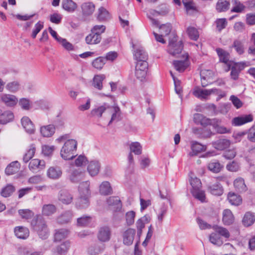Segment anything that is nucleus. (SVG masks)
Here are the masks:
<instances>
[{
    "label": "nucleus",
    "instance_id": "nucleus-41",
    "mask_svg": "<svg viewBox=\"0 0 255 255\" xmlns=\"http://www.w3.org/2000/svg\"><path fill=\"white\" fill-rule=\"evenodd\" d=\"M232 47L234 48L236 52L239 55L243 54L245 52L244 42L240 39H235L233 42Z\"/></svg>",
    "mask_w": 255,
    "mask_h": 255
},
{
    "label": "nucleus",
    "instance_id": "nucleus-59",
    "mask_svg": "<svg viewBox=\"0 0 255 255\" xmlns=\"http://www.w3.org/2000/svg\"><path fill=\"white\" fill-rule=\"evenodd\" d=\"M91 220L90 216H84L77 219V224L78 226L85 227L90 223Z\"/></svg>",
    "mask_w": 255,
    "mask_h": 255
},
{
    "label": "nucleus",
    "instance_id": "nucleus-15",
    "mask_svg": "<svg viewBox=\"0 0 255 255\" xmlns=\"http://www.w3.org/2000/svg\"><path fill=\"white\" fill-rule=\"evenodd\" d=\"M253 121V117L252 115H245L241 117L234 118L232 120V124L235 126H240Z\"/></svg>",
    "mask_w": 255,
    "mask_h": 255
},
{
    "label": "nucleus",
    "instance_id": "nucleus-20",
    "mask_svg": "<svg viewBox=\"0 0 255 255\" xmlns=\"http://www.w3.org/2000/svg\"><path fill=\"white\" fill-rule=\"evenodd\" d=\"M230 144V140L226 138H220L212 143V145L215 148L220 150L228 148Z\"/></svg>",
    "mask_w": 255,
    "mask_h": 255
},
{
    "label": "nucleus",
    "instance_id": "nucleus-26",
    "mask_svg": "<svg viewBox=\"0 0 255 255\" xmlns=\"http://www.w3.org/2000/svg\"><path fill=\"white\" fill-rule=\"evenodd\" d=\"M20 164L17 161L11 162L5 168V172L8 175L14 174L18 172Z\"/></svg>",
    "mask_w": 255,
    "mask_h": 255
},
{
    "label": "nucleus",
    "instance_id": "nucleus-54",
    "mask_svg": "<svg viewBox=\"0 0 255 255\" xmlns=\"http://www.w3.org/2000/svg\"><path fill=\"white\" fill-rule=\"evenodd\" d=\"M56 207L52 204H46L42 207V214L45 216H50L56 212Z\"/></svg>",
    "mask_w": 255,
    "mask_h": 255
},
{
    "label": "nucleus",
    "instance_id": "nucleus-16",
    "mask_svg": "<svg viewBox=\"0 0 255 255\" xmlns=\"http://www.w3.org/2000/svg\"><path fill=\"white\" fill-rule=\"evenodd\" d=\"M70 247V242L66 241L57 246L53 249V253L55 255H63L65 254Z\"/></svg>",
    "mask_w": 255,
    "mask_h": 255
},
{
    "label": "nucleus",
    "instance_id": "nucleus-1",
    "mask_svg": "<svg viewBox=\"0 0 255 255\" xmlns=\"http://www.w3.org/2000/svg\"><path fill=\"white\" fill-rule=\"evenodd\" d=\"M212 229L214 232L210 235L209 241L212 244L220 247L224 243L222 238H229L230 233L226 228L222 226L214 225L212 227Z\"/></svg>",
    "mask_w": 255,
    "mask_h": 255
},
{
    "label": "nucleus",
    "instance_id": "nucleus-34",
    "mask_svg": "<svg viewBox=\"0 0 255 255\" xmlns=\"http://www.w3.org/2000/svg\"><path fill=\"white\" fill-rule=\"evenodd\" d=\"M107 204L110 206H114L115 211L120 210L122 208V204L118 197H110L107 200Z\"/></svg>",
    "mask_w": 255,
    "mask_h": 255
},
{
    "label": "nucleus",
    "instance_id": "nucleus-14",
    "mask_svg": "<svg viewBox=\"0 0 255 255\" xmlns=\"http://www.w3.org/2000/svg\"><path fill=\"white\" fill-rule=\"evenodd\" d=\"M110 105L107 103H104L103 105L93 109L91 111L92 117L97 118H100L102 114L106 111H109Z\"/></svg>",
    "mask_w": 255,
    "mask_h": 255
},
{
    "label": "nucleus",
    "instance_id": "nucleus-62",
    "mask_svg": "<svg viewBox=\"0 0 255 255\" xmlns=\"http://www.w3.org/2000/svg\"><path fill=\"white\" fill-rule=\"evenodd\" d=\"M227 20L225 18H218L215 21L216 28L219 31L226 28L227 25Z\"/></svg>",
    "mask_w": 255,
    "mask_h": 255
},
{
    "label": "nucleus",
    "instance_id": "nucleus-46",
    "mask_svg": "<svg viewBox=\"0 0 255 255\" xmlns=\"http://www.w3.org/2000/svg\"><path fill=\"white\" fill-rule=\"evenodd\" d=\"M216 52L219 57L220 61L227 64L229 60V53L223 49L219 48L216 49Z\"/></svg>",
    "mask_w": 255,
    "mask_h": 255
},
{
    "label": "nucleus",
    "instance_id": "nucleus-39",
    "mask_svg": "<svg viewBox=\"0 0 255 255\" xmlns=\"http://www.w3.org/2000/svg\"><path fill=\"white\" fill-rule=\"evenodd\" d=\"M223 168V165L217 160L210 162L208 165V169L211 172L217 173L220 172Z\"/></svg>",
    "mask_w": 255,
    "mask_h": 255
},
{
    "label": "nucleus",
    "instance_id": "nucleus-35",
    "mask_svg": "<svg viewBox=\"0 0 255 255\" xmlns=\"http://www.w3.org/2000/svg\"><path fill=\"white\" fill-rule=\"evenodd\" d=\"M213 75V72L212 70L202 69L200 72L201 84L203 87H206L208 85L205 81L208 80L209 79L212 77Z\"/></svg>",
    "mask_w": 255,
    "mask_h": 255
},
{
    "label": "nucleus",
    "instance_id": "nucleus-23",
    "mask_svg": "<svg viewBox=\"0 0 255 255\" xmlns=\"http://www.w3.org/2000/svg\"><path fill=\"white\" fill-rule=\"evenodd\" d=\"M109 112L112 113V118L109 123L111 124L113 122L119 121L120 120L121 110L118 106H111L110 105Z\"/></svg>",
    "mask_w": 255,
    "mask_h": 255
},
{
    "label": "nucleus",
    "instance_id": "nucleus-19",
    "mask_svg": "<svg viewBox=\"0 0 255 255\" xmlns=\"http://www.w3.org/2000/svg\"><path fill=\"white\" fill-rule=\"evenodd\" d=\"M208 190L211 194L216 196L222 195L224 191L223 187L218 182L209 185L208 187Z\"/></svg>",
    "mask_w": 255,
    "mask_h": 255
},
{
    "label": "nucleus",
    "instance_id": "nucleus-28",
    "mask_svg": "<svg viewBox=\"0 0 255 255\" xmlns=\"http://www.w3.org/2000/svg\"><path fill=\"white\" fill-rule=\"evenodd\" d=\"M193 94L197 98L203 99H207V97L210 95V90L202 89L196 87L194 89Z\"/></svg>",
    "mask_w": 255,
    "mask_h": 255
},
{
    "label": "nucleus",
    "instance_id": "nucleus-25",
    "mask_svg": "<svg viewBox=\"0 0 255 255\" xmlns=\"http://www.w3.org/2000/svg\"><path fill=\"white\" fill-rule=\"evenodd\" d=\"M63 8L68 12H74L77 8V4L72 0H62Z\"/></svg>",
    "mask_w": 255,
    "mask_h": 255
},
{
    "label": "nucleus",
    "instance_id": "nucleus-33",
    "mask_svg": "<svg viewBox=\"0 0 255 255\" xmlns=\"http://www.w3.org/2000/svg\"><path fill=\"white\" fill-rule=\"evenodd\" d=\"M100 193L104 195L111 194L113 192L112 188L108 181L103 182L99 187Z\"/></svg>",
    "mask_w": 255,
    "mask_h": 255
},
{
    "label": "nucleus",
    "instance_id": "nucleus-55",
    "mask_svg": "<svg viewBox=\"0 0 255 255\" xmlns=\"http://www.w3.org/2000/svg\"><path fill=\"white\" fill-rule=\"evenodd\" d=\"M105 58L104 56H100L96 58L92 62L93 66L98 70H101L103 68L105 64Z\"/></svg>",
    "mask_w": 255,
    "mask_h": 255
},
{
    "label": "nucleus",
    "instance_id": "nucleus-21",
    "mask_svg": "<svg viewBox=\"0 0 255 255\" xmlns=\"http://www.w3.org/2000/svg\"><path fill=\"white\" fill-rule=\"evenodd\" d=\"M102 39L100 34L95 33L91 30V33L85 38V41L88 44H97L99 43Z\"/></svg>",
    "mask_w": 255,
    "mask_h": 255
},
{
    "label": "nucleus",
    "instance_id": "nucleus-18",
    "mask_svg": "<svg viewBox=\"0 0 255 255\" xmlns=\"http://www.w3.org/2000/svg\"><path fill=\"white\" fill-rule=\"evenodd\" d=\"M21 122L23 128L28 133H34L35 131L34 126L28 117H23Z\"/></svg>",
    "mask_w": 255,
    "mask_h": 255
},
{
    "label": "nucleus",
    "instance_id": "nucleus-43",
    "mask_svg": "<svg viewBox=\"0 0 255 255\" xmlns=\"http://www.w3.org/2000/svg\"><path fill=\"white\" fill-rule=\"evenodd\" d=\"M105 78L103 74L95 75L93 78V86L98 90H101L103 88V81Z\"/></svg>",
    "mask_w": 255,
    "mask_h": 255
},
{
    "label": "nucleus",
    "instance_id": "nucleus-11",
    "mask_svg": "<svg viewBox=\"0 0 255 255\" xmlns=\"http://www.w3.org/2000/svg\"><path fill=\"white\" fill-rule=\"evenodd\" d=\"M111 231L108 226L101 227L97 234V238L99 241L101 242H108L111 238Z\"/></svg>",
    "mask_w": 255,
    "mask_h": 255
},
{
    "label": "nucleus",
    "instance_id": "nucleus-61",
    "mask_svg": "<svg viewBox=\"0 0 255 255\" xmlns=\"http://www.w3.org/2000/svg\"><path fill=\"white\" fill-rule=\"evenodd\" d=\"M58 42L61 44L62 47L68 51H71L74 49L73 45L69 42L65 38L62 37L58 39Z\"/></svg>",
    "mask_w": 255,
    "mask_h": 255
},
{
    "label": "nucleus",
    "instance_id": "nucleus-22",
    "mask_svg": "<svg viewBox=\"0 0 255 255\" xmlns=\"http://www.w3.org/2000/svg\"><path fill=\"white\" fill-rule=\"evenodd\" d=\"M83 15L89 16L92 14L95 10V4L91 2H84L81 6Z\"/></svg>",
    "mask_w": 255,
    "mask_h": 255
},
{
    "label": "nucleus",
    "instance_id": "nucleus-2",
    "mask_svg": "<svg viewBox=\"0 0 255 255\" xmlns=\"http://www.w3.org/2000/svg\"><path fill=\"white\" fill-rule=\"evenodd\" d=\"M89 181L81 183L79 186V198L77 199L76 206L78 209L86 208L89 205V198L90 196Z\"/></svg>",
    "mask_w": 255,
    "mask_h": 255
},
{
    "label": "nucleus",
    "instance_id": "nucleus-27",
    "mask_svg": "<svg viewBox=\"0 0 255 255\" xmlns=\"http://www.w3.org/2000/svg\"><path fill=\"white\" fill-rule=\"evenodd\" d=\"M255 222V215L251 212H247L244 215L242 223L244 226L249 227L252 226Z\"/></svg>",
    "mask_w": 255,
    "mask_h": 255
},
{
    "label": "nucleus",
    "instance_id": "nucleus-7",
    "mask_svg": "<svg viewBox=\"0 0 255 255\" xmlns=\"http://www.w3.org/2000/svg\"><path fill=\"white\" fill-rule=\"evenodd\" d=\"M130 153L128 155V162L129 167L133 168L134 164L133 157L132 152L136 155H139L142 152V146L138 142H132L130 145Z\"/></svg>",
    "mask_w": 255,
    "mask_h": 255
},
{
    "label": "nucleus",
    "instance_id": "nucleus-51",
    "mask_svg": "<svg viewBox=\"0 0 255 255\" xmlns=\"http://www.w3.org/2000/svg\"><path fill=\"white\" fill-rule=\"evenodd\" d=\"M173 65L177 71L182 72L187 68L188 63L187 60L175 61L173 62Z\"/></svg>",
    "mask_w": 255,
    "mask_h": 255
},
{
    "label": "nucleus",
    "instance_id": "nucleus-8",
    "mask_svg": "<svg viewBox=\"0 0 255 255\" xmlns=\"http://www.w3.org/2000/svg\"><path fill=\"white\" fill-rule=\"evenodd\" d=\"M101 163L97 159H93L87 163V170L89 175L92 177L97 176L100 172Z\"/></svg>",
    "mask_w": 255,
    "mask_h": 255
},
{
    "label": "nucleus",
    "instance_id": "nucleus-6",
    "mask_svg": "<svg viewBox=\"0 0 255 255\" xmlns=\"http://www.w3.org/2000/svg\"><path fill=\"white\" fill-rule=\"evenodd\" d=\"M148 67V63L145 60L136 62L135 75L137 79L142 81L144 79Z\"/></svg>",
    "mask_w": 255,
    "mask_h": 255
},
{
    "label": "nucleus",
    "instance_id": "nucleus-58",
    "mask_svg": "<svg viewBox=\"0 0 255 255\" xmlns=\"http://www.w3.org/2000/svg\"><path fill=\"white\" fill-rule=\"evenodd\" d=\"M191 192L194 197L198 199L199 200L203 202L205 200V194L204 191L198 188L195 190H191Z\"/></svg>",
    "mask_w": 255,
    "mask_h": 255
},
{
    "label": "nucleus",
    "instance_id": "nucleus-60",
    "mask_svg": "<svg viewBox=\"0 0 255 255\" xmlns=\"http://www.w3.org/2000/svg\"><path fill=\"white\" fill-rule=\"evenodd\" d=\"M18 214L22 219L28 220L34 216L33 212L29 209H20L18 210Z\"/></svg>",
    "mask_w": 255,
    "mask_h": 255
},
{
    "label": "nucleus",
    "instance_id": "nucleus-36",
    "mask_svg": "<svg viewBox=\"0 0 255 255\" xmlns=\"http://www.w3.org/2000/svg\"><path fill=\"white\" fill-rule=\"evenodd\" d=\"M73 214L71 211H66L58 217L57 222L61 224H66L71 220Z\"/></svg>",
    "mask_w": 255,
    "mask_h": 255
},
{
    "label": "nucleus",
    "instance_id": "nucleus-37",
    "mask_svg": "<svg viewBox=\"0 0 255 255\" xmlns=\"http://www.w3.org/2000/svg\"><path fill=\"white\" fill-rule=\"evenodd\" d=\"M14 118V115L11 111H5L0 115V124H6L11 122Z\"/></svg>",
    "mask_w": 255,
    "mask_h": 255
},
{
    "label": "nucleus",
    "instance_id": "nucleus-12",
    "mask_svg": "<svg viewBox=\"0 0 255 255\" xmlns=\"http://www.w3.org/2000/svg\"><path fill=\"white\" fill-rule=\"evenodd\" d=\"M55 132V126L53 124L42 126L40 128L41 135L44 137H51Z\"/></svg>",
    "mask_w": 255,
    "mask_h": 255
},
{
    "label": "nucleus",
    "instance_id": "nucleus-40",
    "mask_svg": "<svg viewBox=\"0 0 255 255\" xmlns=\"http://www.w3.org/2000/svg\"><path fill=\"white\" fill-rule=\"evenodd\" d=\"M47 175L50 178L56 179L61 177L62 171L59 168L51 167L47 170Z\"/></svg>",
    "mask_w": 255,
    "mask_h": 255
},
{
    "label": "nucleus",
    "instance_id": "nucleus-48",
    "mask_svg": "<svg viewBox=\"0 0 255 255\" xmlns=\"http://www.w3.org/2000/svg\"><path fill=\"white\" fill-rule=\"evenodd\" d=\"M187 33L191 40L196 41L199 37V33L198 30L194 27L189 26L186 30Z\"/></svg>",
    "mask_w": 255,
    "mask_h": 255
},
{
    "label": "nucleus",
    "instance_id": "nucleus-53",
    "mask_svg": "<svg viewBox=\"0 0 255 255\" xmlns=\"http://www.w3.org/2000/svg\"><path fill=\"white\" fill-rule=\"evenodd\" d=\"M15 190L14 187L11 184H7L1 191V195L4 197L10 196Z\"/></svg>",
    "mask_w": 255,
    "mask_h": 255
},
{
    "label": "nucleus",
    "instance_id": "nucleus-64",
    "mask_svg": "<svg viewBox=\"0 0 255 255\" xmlns=\"http://www.w3.org/2000/svg\"><path fill=\"white\" fill-rule=\"evenodd\" d=\"M233 3V7L232 8L231 11L236 12H241L244 8L245 6L241 3L238 0H232Z\"/></svg>",
    "mask_w": 255,
    "mask_h": 255
},
{
    "label": "nucleus",
    "instance_id": "nucleus-31",
    "mask_svg": "<svg viewBox=\"0 0 255 255\" xmlns=\"http://www.w3.org/2000/svg\"><path fill=\"white\" fill-rule=\"evenodd\" d=\"M214 121L215 122L214 123H213L212 127L215 129L217 133L223 134L228 133L230 131V129H227L225 127L221 126L222 123V121L221 119L216 118V120H214Z\"/></svg>",
    "mask_w": 255,
    "mask_h": 255
},
{
    "label": "nucleus",
    "instance_id": "nucleus-13",
    "mask_svg": "<svg viewBox=\"0 0 255 255\" xmlns=\"http://www.w3.org/2000/svg\"><path fill=\"white\" fill-rule=\"evenodd\" d=\"M135 234V230L133 229H128L123 233V243L127 246L131 245L133 241Z\"/></svg>",
    "mask_w": 255,
    "mask_h": 255
},
{
    "label": "nucleus",
    "instance_id": "nucleus-63",
    "mask_svg": "<svg viewBox=\"0 0 255 255\" xmlns=\"http://www.w3.org/2000/svg\"><path fill=\"white\" fill-rule=\"evenodd\" d=\"M183 3L188 14H191L196 10L195 4L192 1H183Z\"/></svg>",
    "mask_w": 255,
    "mask_h": 255
},
{
    "label": "nucleus",
    "instance_id": "nucleus-47",
    "mask_svg": "<svg viewBox=\"0 0 255 255\" xmlns=\"http://www.w3.org/2000/svg\"><path fill=\"white\" fill-rule=\"evenodd\" d=\"M134 57L137 62L142 61L147 59L148 55L145 51L141 48H139L136 50L134 54Z\"/></svg>",
    "mask_w": 255,
    "mask_h": 255
},
{
    "label": "nucleus",
    "instance_id": "nucleus-52",
    "mask_svg": "<svg viewBox=\"0 0 255 255\" xmlns=\"http://www.w3.org/2000/svg\"><path fill=\"white\" fill-rule=\"evenodd\" d=\"M230 3L226 0H219L216 4V9L219 12L227 10L229 8Z\"/></svg>",
    "mask_w": 255,
    "mask_h": 255
},
{
    "label": "nucleus",
    "instance_id": "nucleus-30",
    "mask_svg": "<svg viewBox=\"0 0 255 255\" xmlns=\"http://www.w3.org/2000/svg\"><path fill=\"white\" fill-rule=\"evenodd\" d=\"M15 236L19 239H25L29 235L28 228L23 227H17L14 229Z\"/></svg>",
    "mask_w": 255,
    "mask_h": 255
},
{
    "label": "nucleus",
    "instance_id": "nucleus-3",
    "mask_svg": "<svg viewBox=\"0 0 255 255\" xmlns=\"http://www.w3.org/2000/svg\"><path fill=\"white\" fill-rule=\"evenodd\" d=\"M78 143L76 140L70 139L67 140L60 150L61 157L64 160H71L75 157Z\"/></svg>",
    "mask_w": 255,
    "mask_h": 255
},
{
    "label": "nucleus",
    "instance_id": "nucleus-5",
    "mask_svg": "<svg viewBox=\"0 0 255 255\" xmlns=\"http://www.w3.org/2000/svg\"><path fill=\"white\" fill-rule=\"evenodd\" d=\"M183 49L182 43L181 41L177 42L176 36L172 34L169 40L168 45V52L171 55L175 56L181 53Z\"/></svg>",
    "mask_w": 255,
    "mask_h": 255
},
{
    "label": "nucleus",
    "instance_id": "nucleus-42",
    "mask_svg": "<svg viewBox=\"0 0 255 255\" xmlns=\"http://www.w3.org/2000/svg\"><path fill=\"white\" fill-rule=\"evenodd\" d=\"M228 200L232 205L238 206L242 203L241 196L234 193L230 192L228 194Z\"/></svg>",
    "mask_w": 255,
    "mask_h": 255
},
{
    "label": "nucleus",
    "instance_id": "nucleus-24",
    "mask_svg": "<svg viewBox=\"0 0 255 255\" xmlns=\"http://www.w3.org/2000/svg\"><path fill=\"white\" fill-rule=\"evenodd\" d=\"M150 221V218L147 215H145L141 218L139 219L136 223V226L137 228V235L140 236L142 234V229L145 227V224Z\"/></svg>",
    "mask_w": 255,
    "mask_h": 255
},
{
    "label": "nucleus",
    "instance_id": "nucleus-17",
    "mask_svg": "<svg viewBox=\"0 0 255 255\" xmlns=\"http://www.w3.org/2000/svg\"><path fill=\"white\" fill-rule=\"evenodd\" d=\"M45 163L44 160L38 159H33L30 161L29 164V168L33 172L37 170H41L45 167Z\"/></svg>",
    "mask_w": 255,
    "mask_h": 255
},
{
    "label": "nucleus",
    "instance_id": "nucleus-50",
    "mask_svg": "<svg viewBox=\"0 0 255 255\" xmlns=\"http://www.w3.org/2000/svg\"><path fill=\"white\" fill-rule=\"evenodd\" d=\"M69 234V231L64 229H59L56 231L54 235V241H60L66 238Z\"/></svg>",
    "mask_w": 255,
    "mask_h": 255
},
{
    "label": "nucleus",
    "instance_id": "nucleus-44",
    "mask_svg": "<svg viewBox=\"0 0 255 255\" xmlns=\"http://www.w3.org/2000/svg\"><path fill=\"white\" fill-rule=\"evenodd\" d=\"M35 150V146L34 144H31L29 147V149L23 155V161L24 163L28 162L33 157Z\"/></svg>",
    "mask_w": 255,
    "mask_h": 255
},
{
    "label": "nucleus",
    "instance_id": "nucleus-57",
    "mask_svg": "<svg viewBox=\"0 0 255 255\" xmlns=\"http://www.w3.org/2000/svg\"><path fill=\"white\" fill-rule=\"evenodd\" d=\"M5 88L11 93H16L20 89V84L17 81H13L8 83Z\"/></svg>",
    "mask_w": 255,
    "mask_h": 255
},
{
    "label": "nucleus",
    "instance_id": "nucleus-10",
    "mask_svg": "<svg viewBox=\"0 0 255 255\" xmlns=\"http://www.w3.org/2000/svg\"><path fill=\"white\" fill-rule=\"evenodd\" d=\"M216 118L214 119H209L204 116L202 114H195L194 115V121L195 123L197 124H200L203 127H206L208 126H213V123H214V120H216Z\"/></svg>",
    "mask_w": 255,
    "mask_h": 255
},
{
    "label": "nucleus",
    "instance_id": "nucleus-9",
    "mask_svg": "<svg viewBox=\"0 0 255 255\" xmlns=\"http://www.w3.org/2000/svg\"><path fill=\"white\" fill-rule=\"evenodd\" d=\"M17 98L14 95L8 94H0V102L4 104L6 107H13L18 103Z\"/></svg>",
    "mask_w": 255,
    "mask_h": 255
},
{
    "label": "nucleus",
    "instance_id": "nucleus-45",
    "mask_svg": "<svg viewBox=\"0 0 255 255\" xmlns=\"http://www.w3.org/2000/svg\"><path fill=\"white\" fill-rule=\"evenodd\" d=\"M234 185L235 188L239 192H244L247 190V186L245 183L244 179L241 177H239L235 179Z\"/></svg>",
    "mask_w": 255,
    "mask_h": 255
},
{
    "label": "nucleus",
    "instance_id": "nucleus-29",
    "mask_svg": "<svg viewBox=\"0 0 255 255\" xmlns=\"http://www.w3.org/2000/svg\"><path fill=\"white\" fill-rule=\"evenodd\" d=\"M222 221L225 225H230L232 224L234 221V217L229 209H226L223 212Z\"/></svg>",
    "mask_w": 255,
    "mask_h": 255
},
{
    "label": "nucleus",
    "instance_id": "nucleus-4",
    "mask_svg": "<svg viewBox=\"0 0 255 255\" xmlns=\"http://www.w3.org/2000/svg\"><path fill=\"white\" fill-rule=\"evenodd\" d=\"M32 229L36 232L39 237L46 239L49 236V230L45 220L41 217H37L31 222Z\"/></svg>",
    "mask_w": 255,
    "mask_h": 255
},
{
    "label": "nucleus",
    "instance_id": "nucleus-49",
    "mask_svg": "<svg viewBox=\"0 0 255 255\" xmlns=\"http://www.w3.org/2000/svg\"><path fill=\"white\" fill-rule=\"evenodd\" d=\"M191 148L192 152H190V154L193 156L201 151H204L206 148L203 145L197 142H194L192 144Z\"/></svg>",
    "mask_w": 255,
    "mask_h": 255
},
{
    "label": "nucleus",
    "instance_id": "nucleus-56",
    "mask_svg": "<svg viewBox=\"0 0 255 255\" xmlns=\"http://www.w3.org/2000/svg\"><path fill=\"white\" fill-rule=\"evenodd\" d=\"M82 173L80 169L73 170L70 176V180L73 183H77L81 179Z\"/></svg>",
    "mask_w": 255,
    "mask_h": 255
},
{
    "label": "nucleus",
    "instance_id": "nucleus-32",
    "mask_svg": "<svg viewBox=\"0 0 255 255\" xmlns=\"http://www.w3.org/2000/svg\"><path fill=\"white\" fill-rule=\"evenodd\" d=\"M59 200L63 204H69L72 201L73 197L68 191L62 190L59 193Z\"/></svg>",
    "mask_w": 255,
    "mask_h": 255
},
{
    "label": "nucleus",
    "instance_id": "nucleus-38",
    "mask_svg": "<svg viewBox=\"0 0 255 255\" xmlns=\"http://www.w3.org/2000/svg\"><path fill=\"white\" fill-rule=\"evenodd\" d=\"M110 17L109 11L104 7L99 8L97 12V18L99 21H105Z\"/></svg>",
    "mask_w": 255,
    "mask_h": 255
}]
</instances>
